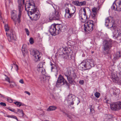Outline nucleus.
<instances>
[{"label":"nucleus","instance_id":"f257e3e1","mask_svg":"<svg viewBox=\"0 0 121 121\" xmlns=\"http://www.w3.org/2000/svg\"><path fill=\"white\" fill-rule=\"evenodd\" d=\"M19 13L18 16H16V14L14 12L12 13L11 15V18L14 21L15 24L16 26L18 25V24H19L21 22L20 19L22 16V5L21 4L19 3L18 7Z\"/></svg>","mask_w":121,"mask_h":121},{"label":"nucleus","instance_id":"f03ea898","mask_svg":"<svg viewBox=\"0 0 121 121\" xmlns=\"http://www.w3.org/2000/svg\"><path fill=\"white\" fill-rule=\"evenodd\" d=\"M84 30L85 31L91 32L95 27L93 21L92 20H89L85 23L84 25Z\"/></svg>","mask_w":121,"mask_h":121},{"label":"nucleus","instance_id":"7ed1b4c3","mask_svg":"<svg viewBox=\"0 0 121 121\" xmlns=\"http://www.w3.org/2000/svg\"><path fill=\"white\" fill-rule=\"evenodd\" d=\"M69 4H65V17L66 18H69L72 17L75 12V11L73 8L69 9L68 7Z\"/></svg>","mask_w":121,"mask_h":121},{"label":"nucleus","instance_id":"20e7f679","mask_svg":"<svg viewBox=\"0 0 121 121\" xmlns=\"http://www.w3.org/2000/svg\"><path fill=\"white\" fill-rule=\"evenodd\" d=\"M69 4H65V17L66 18H69L72 17L75 12V11L73 8L69 9L68 7Z\"/></svg>","mask_w":121,"mask_h":121},{"label":"nucleus","instance_id":"39448f33","mask_svg":"<svg viewBox=\"0 0 121 121\" xmlns=\"http://www.w3.org/2000/svg\"><path fill=\"white\" fill-rule=\"evenodd\" d=\"M105 25L108 28H111L114 27L117 22L114 18L111 17L110 16L107 18L105 20Z\"/></svg>","mask_w":121,"mask_h":121},{"label":"nucleus","instance_id":"423d86ee","mask_svg":"<svg viewBox=\"0 0 121 121\" xmlns=\"http://www.w3.org/2000/svg\"><path fill=\"white\" fill-rule=\"evenodd\" d=\"M79 18L81 22H85L87 20V16L86 13V10L84 8H82L79 11Z\"/></svg>","mask_w":121,"mask_h":121},{"label":"nucleus","instance_id":"0eeeda50","mask_svg":"<svg viewBox=\"0 0 121 121\" xmlns=\"http://www.w3.org/2000/svg\"><path fill=\"white\" fill-rule=\"evenodd\" d=\"M104 43V50L107 54H108L111 52L110 49L112 47V43L110 41H108L106 40H105Z\"/></svg>","mask_w":121,"mask_h":121},{"label":"nucleus","instance_id":"6e6552de","mask_svg":"<svg viewBox=\"0 0 121 121\" xmlns=\"http://www.w3.org/2000/svg\"><path fill=\"white\" fill-rule=\"evenodd\" d=\"M111 109L114 111H117L121 109V102L113 103L110 105Z\"/></svg>","mask_w":121,"mask_h":121},{"label":"nucleus","instance_id":"1a4fd4ad","mask_svg":"<svg viewBox=\"0 0 121 121\" xmlns=\"http://www.w3.org/2000/svg\"><path fill=\"white\" fill-rule=\"evenodd\" d=\"M111 8L115 10L121 11V0H116Z\"/></svg>","mask_w":121,"mask_h":121},{"label":"nucleus","instance_id":"9d476101","mask_svg":"<svg viewBox=\"0 0 121 121\" xmlns=\"http://www.w3.org/2000/svg\"><path fill=\"white\" fill-rule=\"evenodd\" d=\"M30 18L32 20L36 21L40 18V14L39 10L28 14Z\"/></svg>","mask_w":121,"mask_h":121},{"label":"nucleus","instance_id":"9b49d317","mask_svg":"<svg viewBox=\"0 0 121 121\" xmlns=\"http://www.w3.org/2000/svg\"><path fill=\"white\" fill-rule=\"evenodd\" d=\"M86 60H84L80 64L78 67L81 70H85L89 69V65H87Z\"/></svg>","mask_w":121,"mask_h":121},{"label":"nucleus","instance_id":"f8f14e48","mask_svg":"<svg viewBox=\"0 0 121 121\" xmlns=\"http://www.w3.org/2000/svg\"><path fill=\"white\" fill-rule=\"evenodd\" d=\"M33 53V56L34 60L36 62L39 61L41 56V53L38 51H34Z\"/></svg>","mask_w":121,"mask_h":121},{"label":"nucleus","instance_id":"ddd939ff","mask_svg":"<svg viewBox=\"0 0 121 121\" xmlns=\"http://www.w3.org/2000/svg\"><path fill=\"white\" fill-rule=\"evenodd\" d=\"M6 34L8 37V40L9 42L13 41L15 39V36L12 32L8 31L6 32Z\"/></svg>","mask_w":121,"mask_h":121},{"label":"nucleus","instance_id":"4468645a","mask_svg":"<svg viewBox=\"0 0 121 121\" xmlns=\"http://www.w3.org/2000/svg\"><path fill=\"white\" fill-rule=\"evenodd\" d=\"M62 82L63 84H67V82L61 75H59L56 82V84H61Z\"/></svg>","mask_w":121,"mask_h":121},{"label":"nucleus","instance_id":"2eb2a0df","mask_svg":"<svg viewBox=\"0 0 121 121\" xmlns=\"http://www.w3.org/2000/svg\"><path fill=\"white\" fill-rule=\"evenodd\" d=\"M99 7H94L92 9V12H91V17L93 19L95 18L97 13L99 9Z\"/></svg>","mask_w":121,"mask_h":121},{"label":"nucleus","instance_id":"dca6fc26","mask_svg":"<svg viewBox=\"0 0 121 121\" xmlns=\"http://www.w3.org/2000/svg\"><path fill=\"white\" fill-rule=\"evenodd\" d=\"M35 6V4L33 1L31 0H30L28 3H26L25 6V9L26 10L30 8L33 7Z\"/></svg>","mask_w":121,"mask_h":121},{"label":"nucleus","instance_id":"f3484780","mask_svg":"<svg viewBox=\"0 0 121 121\" xmlns=\"http://www.w3.org/2000/svg\"><path fill=\"white\" fill-rule=\"evenodd\" d=\"M72 3L74 5L76 6H81L82 5H84L86 4V2L84 1L79 2L78 1H73L72 2Z\"/></svg>","mask_w":121,"mask_h":121},{"label":"nucleus","instance_id":"a211bd4d","mask_svg":"<svg viewBox=\"0 0 121 121\" xmlns=\"http://www.w3.org/2000/svg\"><path fill=\"white\" fill-rule=\"evenodd\" d=\"M37 10V7L35 6L33 7L30 8L29 9H28L26 10L28 12V14L31 13H32L33 12L38 11Z\"/></svg>","mask_w":121,"mask_h":121},{"label":"nucleus","instance_id":"6ab92c4d","mask_svg":"<svg viewBox=\"0 0 121 121\" xmlns=\"http://www.w3.org/2000/svg\"><path fill=\"white\" fill-rule=\"evenodd\" d=\"M54 25H52L51 26L50 30L49 32L52 35H54L55 34H57L56 30H55V28L54 27Z\"/></svg>","mask_w":121,"mask_h":121},{"label":"nucleus","instance_id":"aec40b11","mask_svg":"<svg viewBox=\"0 0 121 121\" xmlns=\"http://www.w3.org/2000/svg\"><path fill=\"white\" fill-rule=\"evenodd\" d=\"M86 60V62L87 63V65H89V69L92 65L94 64V60L92 59H88L87 60Z\"/></svg>","mask_w":121,"mask_h":121},{"label":"nucleus","instance_id":"412c9836","mask_svg":"<svg viewBox=\"0 0 121 121\" xmlns=\"http://www.w3.org/2000/svg\"><path fill=\"white\" fill-rule=\"evenodd\" d=\"M54 27L55 28V30H56V34H57L59 33V32L60 31L61 29V27L60 25L58 24L56 25L54 24Z\"/></svg>","mask_w":121,"mask_h":121},{"label":"nucleus","instance_id":"4be33fe9","mask_svg":"<svg viewBox=\"0 0 121 121\" xmlns=\"http://www.w3.org/2000/svg\"><path fill=\"white\" fill-rule=\"evenodd\" d=\"M60 14L59 12L58 11L55 12L53 15L52 18L56 20H58L59 19Z\"/></svg>","mask_w":121,"mask_h":121},{"label":"nucleus","instance_id":"5701e85b","mask_svg":"<svg viewBox=\"0 0 121 121\" xmlns=\"http://www.w3.org/2000/svg\"><path fill=\"white\" fill-rule=\"evenodd\" d=\"M65 76L67 77L68 81L70 83H72L73 82V80L72 78L69 76V74L68 73L67 74V73H65Z\"/></svg>","mask_w":121,"mask_h":121},{"label":"nucleus","instance_id":"b1692460","mask_svg":"<svg viewBox=\"0 0 121 121\" xmlns=\"http://www.w3.org/2000/svg\"><path fill=\"white\" fill-rule=\"evenodd\" d=\"M43 62H40L38 65V70L39 71H40V69H42L43 67Z\"/></svg>","mask_w":121,"mask_h":121},{"label":"nucleus","instance_id":"393cba45","mask_svg":"<svg viewBox=\"0 0 121 121\" xmlns=\"http://www.w3.org/2000/svg\"><path fill=\"white\" fill-rule=\"evenodd\" d=\"M57 108L55 106H51L49 107L47 109V110L48 111H50L55 110Z\"/></svg>","mask_w":121,"mask_h":121},{"label":"nucleus","instance_id":"a878e982","mask_svg":"<svg viewBox=\"0 0 121 121\" xmlns=\"http://www.w3.org/2000/svg\"><path fill=\"white\" fill-rule=\"evenodd\" d=\"M6 117H8L13 118L16 119L17 121H18V119L17 117L15 116L14 115H7Z\"/></svg>","mask_w":121,"mask_h":121},{"label":"nucleus","instance_id":"bb28decb","mask_svg":"<svg viewBox=\"0 0 121 121\" xmlns=\"http://www.w3.org/2000/svg\"><path fill=\"white\" fill-rule=\"evenodd\" d=\"M9 85L11 87L13 88L14 87L15 85V83L13 82L12 81L9 83Z\"/></svg>","mask_w":121,"mask_h":121},{"label":"nucleus","instance_id":"cd10ccee","mask_svg":"<svg viewBox=\"0 0 121 121\" xmlns=\"http://www.w3.org/2000/svg\"><path fill=\"white\" fill-rule=\"evenodd\" d=\"M14 104L17 105V106L20 107L22 105V103L18 102H14Z\"/></svg>","mask_w":121,"mask_h":121},{"label":"nucleus","instance_id":"c85d7f7f","mask_svg":"<svg viewBox=\"0 0 121 121\" xmlns=\"http://www.w3.org/2000/svg\"><path fill=\"white\" fill-rule=\"evenodd\" d=\"M95 95L96 97L98 98L100 95V94L98 92H96L95 93Z\"/></svg>","mask_w":121,"mask_h":121},{"label":"nucleus","instance_id":"c756f323","mask_svg":"<svg viewBox=\"0 0 121 121\" xmlns=\"http://www.w3.org/2000/svg\"><path fill=\"white\" fill-rule=\"evenodd\" d=\"M5 31H8L9 29V27L7 24H6L5 26Z\"/></svg>","mask_w":121,"mask_h":121},{"label":"nucleus","instance_id":"7c9ffc66","mask_svg":"<svg viewBox=\"0 0 121 121\" xmlns=\"http://www.w3.org/2000/svg\"><path fill=\"white\" fill-rule=\"evenodd\" d=\"M29 42L30 44H33L34 43L33 39L32 38H30L29 40Z\"/></svg>","mask_w":121,"mask_h":121},{"label":"nucleus","instance_id":"2f4dec72","mask_svg":"<svg viewBox=\"0 0 121 121\" xmlns=\"http://www.w3.org/2000/svg\"><path fill=\"white\" fill-rule=\"evenodd\" d=\"M117 58L121 57V52L119 51L117 52Z\"/></svg>","mask_w":121,"mask_h":121},{"label":"nucleus","instance_id":"473e14b6","mask_svg":"<svg viewBox=\"0 0 121 121\" xmlns=\"http://www.w3.org/2000/svg\"><path fill=\"white\" fill-rule=\"evenodd\" d=\"M18 112L21 113L22 114V116H23L24 113L23 112V110L21 109H18Z\"/></svg>","mask_w":121,"mask_h":121},{"label":"nucleus","instance_id":"72a5a7b5","mask_svg":"<svg viewBox=\"0 0 121 121\" xmlns=\"http://www.w3.org/2000/svg\"><path fill=\"white\" fill-rule=\"evenodd\" d=\"M41 80L44 81L46 79V76L44 75H43L41 78Z\"/></svg>","mask_w":121,"mask_h":121},{"label":"nucleus","instance_id":"f704fd0d","mask_svg":"<svg viewBox=\"0 0 121 121\" xmlns=\"http://www.w3.org/2000/svg\"><path fill=\"white\" fill-rule=\"evenodd\" d=\"M120 93V91L118 90H116L115 91L114 94L116 95Z\"/></svg>","mask_w":121,"mask_h":121},{"label":"nucleus","instance_id":"c9c22d12","mask_svg":"<svg viewBox=\"0 0 121 121\" xmlns=\"http://www.w3.org/2000/svg\"><path fill=\"white\" fill-rule=\"evenodd\" d=\"M67 69L68 71L70 72L72 70V68L71 67H69L67 68Z\"/></svg>","mask_w":121,"mask_h":121},{"label":"nucleus","instance_id":"e433bc0d","mask_svg":"<svg viewBox=\"0 0 121 121\" xmlns=\"http://www.w3.org/2000/svg\"><path fill=\"white\" fill-rule=\"evenodd\" d=\"M25 30L26 31V34H27V35H29V31L27 29H25Z\"/></svg>","mask_w":121,"mask_h":121},{"label":"nucleus","instance_id":"4c0bfd02","mask_svg":"<svg viewBox=\"0 0 121 121\" xmlns=\"http://www.w3.org/2000/svg\"><path fill=\"white\" fill-rule=\"evenodd\" d=\"M84 83V81L83 80H81L79 81V83L81 85H83Z\"/></svg>","mask_w":121,"mask_h":121},{"label":"nucleus","instance_id":"58836bf2","mask_svg":"<svg viewBox=\"0 0 121 121\" xmlns=\"http://www.w3.org/2000/svg\"><path fill=\"white\" fill-rule=\"evenodd\" d=\"M72 95L71 94H69L68 96V99H71L72 100Z\"/></svg>","mask_w":121,"mask_h":121},{"label":"nucleus","instance_id":"ea45409f","mask_svg":"<svg viewBox=\"0 0 121 121\" xmlns=\"http://www.w3.org/2000/svg\"><path fill=\"white\" fill-rule=\"evenodd\" d=\"M0 105L4 107H5L6 106V104L5 103L3 102L0 103Z\"/></svg>","mask_w":121,"mask_h":121},{"label":"nucleus","instance_id":"a19ab883","mask_svg":"<svg viewBox=\"0 0 121 121\" xmlns=\"http://www.w3.org/2000/svg\"><path fill=\"white\" fill-rule=\"evenodd\" d=\"M5 80L6 81L9 82V83L10 82V79L8 77H7L5 78Z\"/></svg>","mask_w":121,"mask_h":121},{"label":"nucleus","instance_id":"79ce46f5","mask_svg":"<svg viewBox=\"0 0 121 121\" xmlns=\"http://www.w3.org/2000/svg\"><path fill=\"white\" fill-rule=\"evenodd\" d=\"M7 100L8 102L10 103H12L13 102L12 100L10 98H8L7 99Z\"/></svg>","mask_w":121,"mask_h":121},{"label":"nucleus","instance_id":"37998d69","mask_svg":"<svg viewBox=\"0 0 121 121\" xmlns=\"http://www.w3.org/2000/svg\"><path fill=\"white\" fill-rule=\"evenodd\" d=\"M16 70L17 71L18 69V66L17 65H15V66H14Z\"/></svg>","mask_w":121,"mask_h":121},{"label":"nucleus","instance_id":"c03bdc74","mask_svg":"<svg viewBox=\"0 0 121 121\" xmlns=\"http://www.w3.org/2000/svg\"><path fill=\"white\" fill-rule=\"evenodd\" d=\"M19 82L20 83L22 84H23L24 83L23 80V79H20L19 80Z\"/></svg>","mask_w":121,"mask_h":121},{"label":"nucleus","instance_id":"a18cd8bd","mask_svg":"<svg viewBox=\"0 0 121 121\" xmlns=\"http://www.w3.org/2000/svg\"><path fill=\"white\" fill-rule=\"evenodd\" d=\"M15 65H17L16 64V63L15 62L14 63H13V64L12 65V66H11V67H12V68H11V69H12L13 68V66H15Z\"/></svg>","mask_w":121,"mask_h":121},{"label":"nucleus","instance_id":"49530a36","mask_svg":"<svg viewBox=\"0 0 121 121\" xmlns=\"http://www.w3.org/2000/svg\"><path fill=\"white\" fill-rule=\"evenodd\" d=\"M25 92L26 93V94H28L29 95H30V93L28 91H25Z\"/></svg>","mask_w":121,"mask_h":121},{"label":"nucleus","instance_id":"de8ad7c7","mask_svg":"<svg viewBox=\"0 0 121 121\" xmlns=\"http://www.w3.org/2000/svg\"><path fill=\"white\" fill-rule=\"evenodd\" d=\"M8 109H9V110L10 111H12V112H14V109H13V110H12V109H10L9 108H8Z\"/></svg>","mask_w":121,"mask_h":121},{"label":"nucleus","instance_id":"09e8293b","mask_svg":"<svg viewBox=\"0 0 121 121\" xmlns=\"http://www.w3.org/2000/svg\"><path fill=\"white\" fill-rule=\"evenodd\" d=\"M112 78H113V79H114L115 80H117V78H114L113 77V76H112Z\"/></svg>","mask_w":121,"mask_h":121},{"label":"nucleus","instance_id":"8fccbe9b","mask_svg":"<svg viewBox=\"0 0 121 121\" xmlns=\"http://www.w3.org/2000/svg\"><path fill=\"white\" fill-rule=\"evenodd\" d=\"M74 104V103H73V101L71 103V104L72 105H73V104Z\"/></svg>","mask_w":121,"mask_h":121},{"label":"nucleus","instance_id":"3c124183","mask_svg":"<svg viewBox=\"0 0 121 121\" xmlns=\"http://www.w3.org/2000/svg\"><path fill=\"white\" fill-rule=\"evenodd\" d=\"M23 3V4H24V0H22Z\"/></svg>","mask_w":121,"mask_h":121},{"label":"nucleus","instance_id":"603ef678","mask_svg":"<svg viewBox=\"0 0 121 121\" xmlns=\"http://www.w3.org/2000/svg\"><path fill=\"white\" fill-rule=\"evenodd\" d=\"M66 116H67V117H69V115H68V114H66Z\"/></svg>","mask_w":121,"mask_h":121},{"label":"nucleus","instance_id":"864d4df0","mask_svg":"<svg viewBox=\"0 0 121 121\" xmlns=\"http://www.w3.org/2000/svg\"><path fill=\"white\" fill-rule=\"evenodd\" d=\"M94 51H91V53L92 54V53H94Z\"/></svg>","mask_w":121,"mask_h":121},{"label":"nucleus","instance_id":"5fc2aeb1","mask_svg":"<svg viewBox=\"0 0 121 121\" xmlns=\"http://www.w3.org/2000/svg\"><path fill=\"white\" fill-rule=\"evenodd\" d=\"M11 2L12 3V0H11Z\"/></svg>","mask_w":121,"mask_h":121},{"label":"nucleus","instance_id":"6e6d98bb","mask_svg":"<svg viewBox=\"0 0 121 121\" xmlns=\"http://www.w3.org/2000/svg\"><path fill=\"white\" fill-rule=\"evenodd\" d=\"M0 16H1V14H0Z\"/></svg>","mask_w":121,"mask_h":121}]
</instances>
